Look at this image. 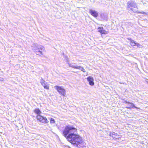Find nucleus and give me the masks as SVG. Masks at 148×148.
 Instances as JSON below:
<instances>
[{
	"label": "nucleus",
	"instance_id": "nucleus-1",
	"mask_svg": "<svg viewBox=\"0 0 148 148\" xmlns=\"http://www.w3.org/2000/svg\"><path fill=\"white\" fill-rule=\"evenodd\" d=\"M77 132V128L68 125L63 130L62 134L73 145L80 147L82 146V138L79 135L74 134Z\"/></svg>",
	"mask_w": 148,
	"mask_h": 148
},
{
	"label": "nucleus",
	"instance_id": "nucleus-2",
	"mask_svg": "<svg viewBox=\"0 0 148 148\" xmlns=\"http://www.w3.org/2000/svg\"><path fill=\"white\" fill-rule=\"evenodd\" d=\"M127 8L128 10L131 11L134 13L143 14L145 13L143 12L139 11L136 3L132 1H128L127 3Z\"/></svg>",
	"mask_w": 148,
	"mask_h": 148
},
{
	"label": "nucleus",
	"instance_id": "nucleus-3",
	"mask_svg": "<svg viewBox=\"0 0 148 148\" xmlns=\"http://www.w3.org/2000/svg\"><path fill=\"white\" fill-rule=\"evenodd\" d=\"M36 119L37 121L44 124H47L49 123V121L46 117L42 116L40 115H37Z\"/></svg>",
	"mask_w": 148,
	"mask_h": 148
},
{
	"label": "nucleus",
	"instance_id": "nucleus-4",
	"mask_svg": "<svg viewBox=\"0 0 148 148\" xmlns=\"http://www.w3.org/2000/svg\"><path fill=\"white\" fill-rule=\"evenodd\" d=\"M45 51L44 47H40L35 50V52L36 55L39 56L43 55Z\"/></svg>",
	"mask_w": 148,
	"mask_h": 148
},
{
	"label": "nucleus",
	"instance_id": "nucleus-5",
	"mask_svg": "<svg viewBox=\"0 0 148 148\" xmlns=\"http://www.w3.org/2000/svg\"><path fill=\"white\" fill-rule=\"evenodd\" d=\"M55 88L60 94L63 97L65 96L66 91L62 87L56 86H55Z\"/></svg>",
	"mask_w": 148,
	"mask_h": 148
},
{
	"label": "nucleus",
	"instance_id": "nucleus-6",
	"mask_svg": "<svg viewBox=\"0 0 148 148\" xmlns=\"http://www.w3.org/2000/svg\"><path fill=\"white\" fill-rule=\"evenodd\" d=\"M109 136L112 138L113 139L116 140H119L121 139V137L120 135H119L117 133L113 132H110Z\"/></svg>",
	"mask_w": 148,
	"mask_h": 148
},
{
	"label": "nucleus",
	"instance_id": "nucleus-7",
	"mask_svg": "<svg viewBox=\"0 0 148 148\" xmlns=\"http://www.w3.org/2000/svg\"><path fill=\"white\" fill-rule=\"evenodd\" d=\"M124 103L127 106L126 107V108L128 109H131L132 108H135L136 109H139V108L136 107L134 105V104L132 102H129L127 100L124 101Z\"/></svg>",
	"mask_w": 148,
	"mask_h": 148
},
{
	"label": "nucleus",
	"instance_id": "nucleus-8",
	"mask_svg": "<svg viewBox=\"0 0 148 148\" xmlns=\"http://www.w3.org/2000/svg\"><path fill=\"white\" fill-rule=\"evenodd\" d=\"M97 29L98 32L100 33L101 36L106 35L108 33V32L104 29L102 27H99Z\"/></svg>",
	"mask_w": 148,
	"mask_h": 148
},
{
	"label": "nucleus",
	"instance_id": "nucleus-9",
	"mask_svg": "<svg viewBox=\"0 0 148 148\" xmlns=\"http://www.w3.org/2000/svg\"><path fill=\"white\" fill-rule=\"evenodd\" d=\"M87 81L89 82V84L90 86H93L94 85V79L92 77L89 76L87 78Z\"/></svg>",
	"mask_w": 148,
	"mask_h": 148
},
{
	"label": "nucleus",
	"instance_id": "nucleus-10",
	"mask_svg": "<svg viewBox=\"0 0 148 148\" xmlns=\"http://www.w3.org/2000/svg\"><path fill=\"white\" fill-rule=\"evenodd\" d=\"M90 13L95 17H97L98 15V12L96 11L90 10H89Z\"/></svg>",
	"mask_w": 148,
	"mask_h": 148
},
{
	"label": "nucleus",
	"instance_id": "nucleus-11",
	"mask_svg": "<svg viewBox=\"0 0 148 148\" xmlns=\"http://www.w3.org/2000/svg\"><path fill=\"white\" fill-rule=\"evenodd\" d=\"M42 85L43 86L44 88L47 90H49V86L47 84H46L44 82H41Z\"/></svg>",
	"mask_w": 148,
	"mask_h": 148
},
{
	"label": "nucleus",
	"instance_id": "nucleus-12",
	"mask_svg": "<svg viewBox=\"0 0 148 148\" xmlns=\"http://www.w3.org/2000/svg\"><path fill=\"white\" fill-rule=\"evenodd\" d=\"M34 112L37 115H40L41 112L38 108L35 109L34 110Z\"/></svg>",
	"mask_w": 148,
	"mask_h": 148
},
{
	"label": "nucleus",
	"instance_id": "nucleus-13",
	"mask_svg": "<svg viewBox=\"0 0 148 148\" xmlns=\"http://www.w3.org/2000/svg\"><path fill=\"white\" fill-rule=\"evenodd\" d=\"M128 39L130 41V44L132 46L133 45H135L136 44V43L133 40H132L131 38Z\"/></svg>",
	"mask_w": 148,
	"mask_h": 148
},
{
	"label": "nucleus",
	"instance_id": "nucleus-14",
	"mask_svg": "<svg viewBox=\"0 0 148 148\" xmlns=\"http://www.w3.org/2000/svg\"><path fill=\"white\" fill-rule=\"evenodd\" d=\"M50 122L51 123H55L54 119L52 118H51L50 119Z\"/></svg>",
	"mask_w": 148,
	"mask_h": 148
},
{
	"label": "nucleus",
	"instance_id": "nucleus-15",
	"mask_svg": "<svg viewBox=\"0 0 148 148\" xmlns=\"http://www.w3.org/2000/svg\"><path fill=\"white\" fill-rule=\"evenodd\" d=\"M80 68V70H81L82 71H83L84 72H86L85 70L83 67H81Z\"/></svg>",
	"mask_w": 148,
	"mask_h": 148
},
{
	"label": "nucleus",
	"instance_id": "nucleus-16",
	"mask_svg": "<svg viewBox=\"0 0 148 148\" xmlns=\"http://www.w3.org/2000/svg\"><path fill=\"white\" fill-rule=\"evenodd\" d=\"M136 45L138 46H140V45L139 43H136V44L135 45H132L133 46H135Z\"/></svg>",
	"mask_w": 148,
	"mask_h": 148
},
{
	"label": "nucleus",
	"instance_id": "nucleus-17",
	"mask_svg": "<svg viewBox=\"0 0 148 148\" xmlns=\"http://www.w3.org/2000/svg\"><path fill=\"white\" fill-rule=\"evenodd\" d=\"M80 67H81V66H74L73 67L75 69H80Z\"/></svg>",
	"mask_w": 148,
	"mask_h": 148
}]
</instances>
